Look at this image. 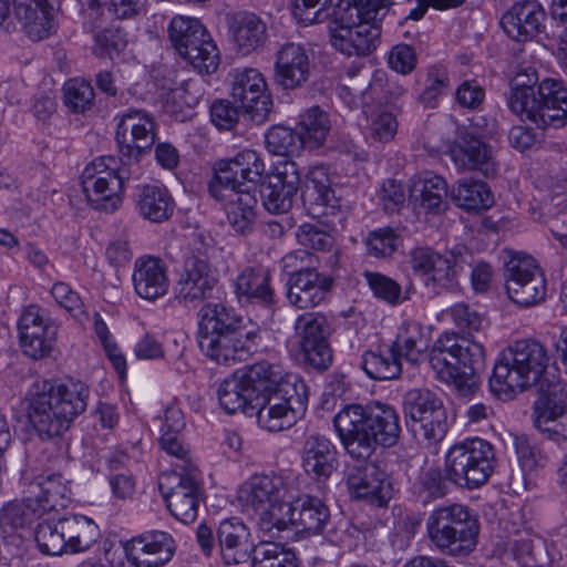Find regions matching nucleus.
Returning <instances> with one entry per match:
<instances>
[{"mask_svg":"<svg viewBox=\"0 0 567 567\" xmlns=\"http://www.w3.org/2000/svg\"><path fill=\"white\" fill-rule=\"evenodd\" d=\"M266 172L261 155L251 148L220 159L208 184L209 195L221 203L231 229L238 235L252 233L257 220V187Z\"/></svg>","mask_w":567,"mask_h":567,"instance_id":"f257e3e1","label":"nucleus"},{"mask_svg":"<svg viewBox=\"0 0 567 567\" xmlns=\"http://www.w3.org/2000/svg\"><path fill=\"white\" fill-rule=\"evenodd\" d=\"M333 426L346 453L368 461L377 446L392 447L400 440V416L394 406L374 402L344 405L333 417Z\"/></svg>","mask_w":567,"mask_h":567,"instance_id":"f03ea898","label":"nucleus"},{"mask_svg":"<svg viewBox=\"0 0 567 567\" xmlns=\"http://www.w3.org/2000/svg\"><path fill=\"white\" fill-rule=\"evenodd\" d=\"M507 105L522 121L542 130L567 124V87L555 79L539 82L532 66L520 69L513 78Z\"/></svg>","mask_w":567,"mask_h":567,"instance_id":"7ed1b4c3","label":"nucleus"},{"mask_svg":"<svg viewBox=\"0 0 567 567\" xmlns=\"http://www.w3.org/2000/svg\"><path fill=\"white\" fill-rule=\"evenodd\" d=\"M481 341L454 332H444L434 342L429 362L437 380L453 385L460 395L473 393L478 385L477 372L484 365Z\"/></svg>","mask_w":567,"mask_h":567,"instance_id":"20e7f679","label":"nucleus"},{"mask_svg":"<svg viewBox=\"0 0 567 567\" xmlns=\"http://www.w3.org/2000/svg\"><path fill=\"white\" fill-rule=\"evenodd\" d=\"M550 357L546 347L534 339L515 341L503 350L488 380L493 395L509 401L533 385H536L547 367Z\"/></svg>","mask_w":567,"mask_h":567,"instance_id":"39448f33","label":"nucleus"},{"mask_svg":"<svg viewBox=\"0 0 567 567\" xmlns=\"http://www.w3.org/2000/svg\"><path fill=\"white\" fill-rule=\"evenodd\" d=\"M89 386L72 379L43 380L38 393V436L59 439L87 408Z\"/></svg>","mask_w":567,"mask_h":567,"instance_id":"423d86ee","label":"nucleus"},{"mask_svg":"<svg viewBox=\"0 0 567 567\" xmlns=\"http://www.w3.org/2000/svg\"><path fill=\"white\" fill-rule=\"evenodd\" d=\"M380 17L361 0H339L330 28L331 44L348 56L370 54L380 44Z\"/></svg>","mask_w":567,"mask_h":567,"instance_id":"0eeeda50","label":"nucleus"},{"mask_svg":"<svg viewBox=\"0 0 567 567\" xmlns=\"http://www.w3.org/2000/svg\"><path fill=\"white\" fill-rule=\"evenodd\" d=\"M425 529L429 540L439 553L465 557L476 548L480 522L467 506L452 503L435 507L425 520Z\"/></svg>","mask_w":567,"mask_h":567,"instance_id":"6e6552de","label":"nucleus"},{"mask_svg":"<svg viewBox=\"0 0 567 567\" xmlns=\"http://www.w3.org/2000/svg\"><path fill=\"white\" fill-rule=\"evenodd\" d=\"M291 498L289 486L280 475H255L239 491V501L246 512L260 517L262 528L270 530L285 529V522L290 507Z\"/></svg>","mask_w":567,"mask_h":567,"instance_id":"1a4fd4ad","label":"nucleus"},{"mask_svg":"<svg viewBox=\"0 0 567 567\" xmlns=\"http://www.w3.org/2000/svg\"><path fill=\"white\" fill-rule=\"evenodd\" d=\"M497 463L494 446L486 440L474 437L451 446L445 454V472L458 487L474 489L492 476Z\"/></svg>","mask_w":567,"mask_h":567,"instance_id":"9d476101","label":"nucleus"},{"mask_svg":"<svg viewBox=\"0 0 567 567\" xmlns=\"http://www.w3.org/2000/svg\"><path fill=\"white\" fill-rule=\"evenodd\" d=\"M168 38L178 55L202 74L214 73L219 65V50L205 25L196 18L175 16Z\"/></svg>","mask_w":567,"mask_h":567,"instance_id":"9b49d317","label":"nucleus"},{"mask_svg":"<svg viewBox=\"0 0 567 567\" xmlns=\"http://www.w3.org/2000/svg\"><path fill=\"white\" fill-rule=\"evenodd\" d=\"M113 157H97L85 166L81 185L87 202L94 209L113 212L122 203L124 179L128 178L125 167L114 168Z\"/></svg>","mask_w":567,"mask_h":567,"instance_id":"f8f14e48","label":"nucleus"},{"mask_svg":"<svg viewBox=\"0 0 567 567\" xmlns=\"http://www.w3.org/2000/svg\"><path fill=\"white\" fill-rule=\"evenodd\" d=\"M508 298L522 307H532L545 300L547 284L536 260L520 252H509L504 264Z\"/></svg>","mask_w":567,"mask_h":567,"instance_id":"ddd939ff","label":"nucleus"},{"mask_svg":"<svg viewBox=\"0 0 567 567\" xmlns=\"http://www.w3.org/2000/svg\"><path fill=\"white\" fill-rule=\"evenodd\" d=\"M158 489L169 513L184 524L193 523L203 501L196 470L164 472L158 477Z\"/></svg>","mask_w":567,"mask_h":567,"instance_id":"4468645a","label":"nucleus"},{"mask_svg":"<svg viewBox=\"0 0 567 567\" xmlns=\"http://www.w3.org/2000/svg\"><path fill=\"white\" fill-rule=\"evenodd\" d=\"M405 417L421 424V435L429 443H437L447 433V413L443 400L425 388L411 389L403 395Z\"/></svg>","mask_w":567,"mask_h":567,"instance_id":"2eb2a0df","label":"nucleus"},{"mask_svg":"<svg viewBox=\"0 0 567 567\" xmlns=\"http://www.w3.org/2000/svg\"><path fill=\"white\" fill-rule=\"evenodd\" d=\"M305 361L312 368L324 371L332 363V350L328 342L329 323L322 313L307 312L295 322Z\"/></svg>","mask_w":567,"mask_h":567,"instance_id":"dca6fc26","label":"nucleus"},{"mask_svg":"<svg viewBox=\"0 0 567 567\" xmlns=\"http://www.w3.org/2000/svg\"><path fill=\"white\" fill-rule=\"evenodd\" d=\"M452 254L453 261L430 247H416L410 251L408 262L412 272L421 277L427 288L441 293L457 287V256L455 251Z\"/></svg>","mask_w":567,"mask_h":567,"instance_id":"f3484780","label":"nucleus"},{"mask_svg":"<svg viewBox=\"0 0 567 567\" xmlns=\"http://www.w3.org/2000/svg\"><path fill=\"white\" fill-rule=\"evenodd\" d=\"M230 95L256 123H264L271 111L272 99L264 75L257 69L238 70L233 74Z\"/></svg>","mask_w":567,"mask_h":567,"instance_id":"a211bd4d","label":"nucleus"},{"mask_svg":"<svg viewBox=\"0 0 567 567\" xmlns=\"http://www.w3.org/2000/svg\"><path fill=\"white\" fill-rule=\"evenodd\" d=\"M218 282L215 269L202 257H186L174 293L184 306H197L209 298Z\"/></svg>","mask_w":567,"mask_h":567,"instance_id":"6ab92c4d","label":"nucleus"},{"mask_svg":"<svg viewBox=\"0 0 567 567\" xmlns=\"http://www.w3.org/2000/svg\"><path fill=\"white\" fill-rule=\"evenodd\" d=\"M259 339L258 329L251 327L247 331L199 337L198 347L210 360L220 364H231L251 355L257 350Z\"/></svg>","mask_w":567,"mask_h":567,"instance_id":"aec40b11","label":"nucleus"},{"mask_svg":"<svg viewBox=\"0 0 567 567\" xmlns=\"http://www.w3.org/2000/svg\"><path fill=\"white\" fill-rule=\"evenodd\" d=\"M127 561L134 567H163L176 551L173 536L164 530H148L123 543Z\"/></svg>","mask_w":567,"mask_h":567,"instance_id":"412c9836","label":"nucleus"},{"mask_svg":"<svg viewBox=\"0 0 567 567\" xmlns=\"http://www.w3.org/2000/svg\"><path fill=\"white\" fill-rule=\"evenodd\" d=\"M115 137L121 154L137 162L155 142V122L146 112L130 109L123 113Z\"/></svg>","mask_w":567,"mask_h":567,"instance_id":"4be33fe9","label":"nucleus"},{"mask_svg":"<svg viewBox=\"0 0 567 567\" xmlns=\"http://www.w3.org/2000/svg\"><path fill=\"white\" fill-rule=\"evenodd\" d=\"M300 171L293 161H284L276 165L269 182L260 190L261 203L271 214H287L300 188Z\"/></svg>","mask_w":567,"mask_h":567,"instance_id":"5701e85b","label":"nucleus"},{"mask_svg":"<svg viewBox=\"0 0 567 567\" xmlns=\"http://www.w3.org/2000/svg\"><path fill=\"white\" fill-rule=\"evenodd\" d=\"M311 61L305 45L286 42L275 55L274 81L286 91L302 87L310 79Z\"/></svg>","mask_w":567,"mask_h":567,"instance_id":"b1692460","label":"nucleus"},{"mask_svg":"<svg viewBox=\"0 0 567 567\" xmlns=\"http://www.w3.org/2000/svg\"><path fill=\"white\" fill-rule=\"evenodd\" d=\"M346 483L353 498L379 507L386 505L393 496V486L388 474L375 463L353 467Z\"/></svg>","mask_w":567,"mask_h":567,"instance_id":"393cba45","label":"nucleus"},{"mask_svg":"<svg viewBox=\"0 0 567 567\" xmlns=\"http://www.w3.org/2000/svg\"><path fill=\"white\" fill-rule=\"evenodd\" d=\"M301 199L308 213L315 218L337 213L340 199L331 186L327 167L313 166L308 171L301 188Z\"/></svg>","mask_w":567,"mask_h":567,"instance_id":"a878e982","label":"nucleus"},{"mask_svg":"<svg viewBox=\"0 0 567 567\" xmlns=\"http://www.w3.org/2000/svg\"><path fill=\"white\" fill-rule=\"evenodd\" d=\"M216 537L219 555L225 565H239L252 560L256 545L249 528L243 522L236 518L224 519L218 525Z\"/></svg>","mask_w":567,"mask_h":567,"instance_id":"bb28decb","label":"nucleus"},{"mask_svg":"<svg viewBox=\"0 0 567 567\" xmlns=\"http://www.w3.org/2000/svg\"><path fill=\"white\" fill-rule=\"evenodd\" d=\"M450 156L462 171H480L486 177L494 176L497 172L491 147L468 132L458 134L450 148Z\"/></svg>","mask_w":567,"mask_h":567,"instance_id":"cd10ccee","label":"nucleus"},{"mask_svg":"<svg viewBox=\"0 0 567 567\" xmlns=\"http://www.w3.org/2000/svg\"><path fill=\"white\" fill-rule=\"evenodd\" d=\"M545 17V11L539 3L524 0L514 3L503 14L501 25L511 39L525 42L534 39L542 32Z\"/></svg>","mask_w":567,"mask_h":567,"instance_id":"c85d7f7f","label":"nucleus"},{"mask_svg":"<svg viewBox=\"0 0 567 567\" xmlns=\"http://www.w3.org/2000/svg\"><path fill=\"white\" fill-rule=\"evenodd\" d=\"M332 285L330 276L313 268L288 279L287 298L298 309L313 308L326 299Z\"/></svg>","mask_w":567,"mask_h":567,"instance_id":"c756f323","label":"nucleus"},{"mask_svg":"<svg viewBox=\"0 0 567 567\" xmlns=\"http://www.w3.org/2000/svg\"><path fill=\"white\" fill-rule=\"evenodd\" d=\"M288 522H285V529L295 527L296 532L317 535L321 533L329 520L330 512L326 504L318 497L301 495L297 498L291 495L288 503Z\"/></svg>","mask_w":567,"mask_h":567,"instance_id":"7c9ffc66","label":"nucleus"},{"mask_svg":"<svg viewBox=\"0 0 567 567\" xmlns=\"http://www.w3.org/2000/svg\"><path fill=\"white\" fill-rule=\"evenodd\" d=\"M135 292L143 299L154 301L168 291L167 267L156 257H141L135 261L132 275Z\"/></svg>","mask_w":567,"mask_h":567,"instance_id":"2f4dec72","label":"nucleus"},{"mask_svg":"<svg viewBox=\"0 0 567 567\" xmlns=\"http://www.w3.org/2000/svg\"><path fill=\"white\" fill-rule=\"evenodd\" d=\"M271 278L270 269L261 265L245 267L234 281L235 293L239 300L271 306L276 298Z\"/></svg>","mask_w":567,"mask_h":567,"instance_id":"473e14b6","label":"nucleus"},{"mask_svg":"<svg viewBox=\"0 0 567 567\" xmlns=\"http://www.w3.org/2000/svg\"><path fill=\"white\" fill-rule=\"evenodd\" d=\"M135 210L145 220L161 224L168 220L175 210V200L168 189L155 184H143L134 194Z\"/></svg>","mask_w":567,"mask_h":567,"instance_id":"72a5a7b5","label":"nucleus"},{"mask_svg":"<svg viewBox=\"0 0 567 567\" xmlns=\"http://www.w3.org/2000/svg\"><path fill=\"white\" fill-rule=\"evenodd\" d=\"M302 466L307 474L317 480L329 478L338 468L336 446L323 435L308 436L302 449Z\"/></svg>","mask_w":567,"mask_h":567,"instance_id":"f704fd0d","label":"nucleus"},{"mask_svg":"<svg viewBox=\"0 0 567 567\" xmlns=\"http://www.w3.org/2000/svg\"><path fill=\"white\" fill-rule=\"evenodd\" d=\"M534 425L549 440H567L566 404L556 395H542L534 402Z\"/></svg>","mask_w":567,"mask_h":567,"instance_id":"c9c22d12","label":"nucleus"},{"mask_svg":"<svg viewBox=\"0 0 567 567\" xmlns=\"http://www.w3.org/2000/svg\"><path fill=\"white\" fill-rule=\"evenodd\" d=\"M410 198L425 212L441 213L446 205L447 184L433 172H421L410 179Z\"/></svg>","mask_w":567,"mask_h":567,"instance_id":"e433bc0d","label":"nucleus"},{"mask_svg":"<svg viewBox=\"0 0 567 567\" xmlns=\"http://www.w3.org/2000/svg\"><path fill=\"white\" fill-rule=\"evenodd\" d=\"M218 401L223 410L233 414L243 412L254 414V406L259 401V394L249 385L243 373H235L225 379L217 390Z\"/></svg>","mask_w":567,"mask_h":567,"instance_id":"4c0bfd02","label":"nucleus"},{"mask_svg":"<svg viewBox=\"0 0 567 567\" xmlns=\"http://www.w3.org/2000/svg\"><path fill=\"white\" fill-rule=\"evenodd\" d=\"M241 318L237 316L233 308L221 302H207L198 311L197 337L249 330V328L241 326Z\"/></svg>","mask_w":567,"mask_h":567,"instance_id":"58836bf2","label":"nucleus"},{"mask_svg":"<svg viewBox=\"0 0 567 567\" xmlns=\"http://www.w3.org/2000/svg\"><path fill=\"white\" fill-rule=\"evenodd\" d=\"M254 414L257 416L259 426L269 432L288 430L303 416L289 404L286 405L269 394L259 395V401L254 406Z\"/></svg>","mask_w":567,"mask_h":567,"instance_id":"ea45409f","label":"nucleus"},{"mask_svg":"<svg viewBox=\"0 0 567 567\" xmlns=\"http://www.w3.org/2000/svg\"><path fill=\"white\" fill-rule=\"evenodd\" d=\"M61 519V530L66 544V553L86 551L100 536L99 526L93 519L82 515H71Z\"/></svg>","mask_w":567,"mask_h":567,"instance_id":"a19ab883","label":"nucleus"},{"mask_svg":"<svg viewBox=\"0 0 567 567\" xmlns=\"http://www.w3.org/2000/svg\"><path fill=\"white\" fill-rule=\"evenodd\" d=\"M266 24L254 13H244L234 20L231 40L243 54H249L264 45Z\"/></svg>","mask_w":567,"mask_h":567,"instance_id":"79ce46f5","label":"nucleus"},{"mask_svg":"<svg viewBox=\"0 0 567 567\" xmlns=\"http://www.w3.org/2000/svg\"><path fill=\"white\" fill-rule=\"evenodd\" d=\"M360 365L370 379L380 381L396 379L402 370L400 355L392 346L364 351Z\"/></svg>","mask_w":567,"mask_h":567,"instance_id":"37998d69","label":"nucleus"},{"mask_svg":"<svg viewBox=\"0 0 567 567\" xmlns=\"http://www.w3.org/2000/svg\"><path fill=\"white\" fill-rule=\"evenodd\" d=\"M391 346L400 358L417 363L427 347L422 324L414 320L403 321Z\"/></svg>","mask_w":567,"mask_h":567,"instance_id":"c03bdc74","label":"nucleus"},{"mask_svg":"<svg viewBox=\"0 0 567 567\" xmlns=\"http://www.w3.org/2000/svg\"><path fill=\"white\" fill-rule=\"evenodd\" d=\"M330 120L328 114L319 106L308 109L298 123V134L302 140V145L310 148L319 147L323 144L330 131Z\"/></svg>","mask_w":567,"mask_h":567,"instance_id":"a18cd8bd","label":"nucleus"},{"mask_svg":"<svg viewBox=\"0 0 567 567\" xmlns=\"http://www.w3.org/2000/svg\"><path fill=\"white\" fill-rule=\"evenodd\" d=\"M456 205L467 212L487 209L493 204L488 186L480 181L463 179L452 192Z\"/></svg>","mask_w":567,"mask_h":567,"instance_id":"49530a36","label":"nucleus"},{"mask_svg":"<svg viewBox=\"0 0 567 567\" xmlns=\"http://www.w3.org/2000/svg\"><path fill=\"white\" fill-rule=\"evenodd\" d=\"M35 518V499L27 497L8 503L0 512V525L16 530H23L29 537L35 538L32 524Z\"/></svg>","mask_w":567,"mask_h":567,"instance_id":"de8ad7c7","label":"nucleus"},{"mask_svg":"<svg viewBox=\"0 0 567 567\" xmlns=\"http://www.w3.org/2000/svg\"><path fill=\"white\" fill-rule=\"evenodd\" d=\"M66 485L60 475H50L38 482V518L59 514V508L66 506Z\"/></svg>","mask_w":567,"mask_h":567,"instance_id":"09e8293b","label":"nucleus"},{"mask_svg":"<svg viewBox=\"0 0 567 567\" xmlns=\"http://www.w3.org/2000/svg\"><path fill=\"white\" fill-rule=\"evenodd\" d=\"M241 373L257 394L267 395L275 390L287 371L279 363L260 361L248 367Z\"/></svg>","mask_w":567,"mask_h":567,"instance_id":"8fccbe9b","label":"nucleus"},{"mask_svg":"<svg viewBox=\"0 0 567 567\" xmlns=\"http://www.w3.org/2000/svg\"><path fill=\"white\" fill-rule=\"evenodd\" d=\"M269 395L290 405L305 415L308 406V388L303 379L291 372H287Z\"/></svg>","mask_w":567,"mask_h":567,"instance_id":"3c124183","label":"nucleus"},{"mask_svg":"<svg viewBox=\"0 0 567 567\" xmlns=\"http://www.w3.org/2000/svg\"><path fill=\"white\" fill-rule=\"evenodd\" d=\"M61 530L59 514L38 518V548L44 555L58 556L66 553V544Z\"/></svg>","mask_w":567,"mask_h":567,"instance_id":"603ef678","label":"nucleus"},{"mask_svg":"<svg viewBox=\"0 0 567 567\" xmlns=\"http://www.w3.org/2000/svg\"><path fill=\"white\" fill-rule=\"evenodd\" d=\"M252 567H299L296 554L275 542L256 544Z\"/></svg>","mask_w":567,"mask_h":567,"instance_id":"864d4df0","label":"nucleus"},{"mask_svg":"<svg viewBox=\"0 0 567 567\" xmlns=\"http://www.w3.org/2000/svg\"><path fill=\"white\" fill-rule=\"evenodd\" d=\"M449 480L445 468L440 466H430L422 468L416 482L415 488L420 496L426 501L443 498L449 493Z\"/></svg>","mask_w":567,"mask_h":567,"instance_id":"5fc2aeb1","label":"nucleus"},{"mask_svg":"<svg viewBox=\"0 0 567 567\" xmlns=\"http://www.w3.org/2000/svg\"><path fill=\"white\" fill-rule=\"evenodd\" d=\"M266 147L274 155L289 156L299 153L303 145L298 131L275 125L266 133Z\"/></svg>","mask_w":567,"mask_h":567,"instance_id":"6e6d98bb","label":"nucleus"},{"mask_svg":"<svg viewBox=\"0 0 567 567\" xmlns=\"http://www.w3.org/2000/svg\"><path fill=\"white\" fill-rule=\"evenodd\" d=\"M64 103L75 114H84L92 110L95 93L92 85L82 79H70L63 86Z\"/></svg>","mask_w":567,"mask_h":567,"instance_id":"4d7b16f0","label":"nucleus"},{"mask_svg":"<svg viewBox=\"0 0 567 567\" xmlns=\"http://www.w3.org/2000/svg\"><path fill=\"white\" fill-rule=\"evenodd\" d=\"M363 277L377 299L390 306H398L406 300L401 286L391 277L370 270H365Z\"/></svg>","mask_w":567,"mask_h":567,"instance_id":"13d9d810","label":"nucleus"},{"mask_svg":"<svg viewBox=\"0 0 567 567\" xmlns=\"http://www.w3.org/2000/svg\"><path fill=\"white\" fill-rule=\"evenodd\" d=\"M35 394L28 393L13 409L14 431L22 442H31L35 433Z\"/></svg>","mask_w":567,"mask_h":567,"instance_id":"bf43d9fd","label":"nucleus"},{"mask_svg":"<svg viewBox=\"0 0 567 567\" xmlns=\"http://www.w3.org/2000/svg\"><path fill=\"white\" fill-rule=\"evenodd\" d=\"M450 85L449 72L443 66H432L427 71L425 86L419 100L427 107H434L440 96Z\"/></svg>","mask_w":567,"mask_h":567,"instance_id":"052dcab7","label":"nucleus"},{"mask_svg":"<svg viewBox=\"0 0 567 567\" xmlns=\"http://www.w3.org/2000/svg\"><path fill=\"white\" fill-rule=\"evenodd\" d=\"M399 236L390 227H383L371 231L367 238V247L370 255L378 258L392 256L399 246Z\"/></svg>","mask_w":567,"mask_h":567,"instance_id":"680f3d73","label":"nucleus"},{"mask_svg":"<svg viewBox=\"0 0 567 567\" xmlns=\"http://www.w3.org/2000/svg\"><path fill=\"white\" fill-rule=\"evenodd\" d=\"M445 315L462 330L481 331L487 324V321L480 312L464 302L455 303L446 310Z\"/></svg>","mask_w":567,"mask_h":567,"instance_id":"e2e57ef3","label":"nucleus"},{"mask_svg":"<svg viewBox=\"0 0 567 567\" xmlns=\"http://www.w3.org/2000/svg\"><path fill=\"white\" fill-rule=\"evenodd\" d=\"M514 446L519 465L524 472L530 473L544 465L546 460L544 454L526 435H516L514 437Z\"/></svg>","mask_w":567,"mask_h":567,"instance_id":"0e129e2a","label":"nucleus"},{"mask_svg":"<svg viewBox=\"0 0 567 567\" xmlns=\"http://www.w3.org/2000/svg\"><path fill=\"white\" fill-rule=\"evenodd\" d=\"M371 94L379 95L386 104H396L406 93L405 87L396 81L388 80L383 72H375L369 85Z\"/></svg>","mask_w":567,"mask_h":567,"instance_id":"69168bd1","label":"nucleus"},{"mask_svg":"<svg viewBox=\"0 0 567 567\" xmlns=\"http://www.w3.org/2000/svg\"><path fill=\"white\" fill-rule=\"evenodd\" d=\"M18 338L23 354L30 359H35V348L33 342L35 340V308L29 306L24 309L18 320Z\"/></svg>","mask_w":567,"mask_h":567,"instance_id":"338daca9","label":"nucleus"},{"mask_svg":"<svg viewBox=\"0 0 567 567\" xmlns=\"http://www.w3.org/2000/svg\"><path fill=\"white\" fill-rule=\"evenodd\" d=\"M398 130L396 116L384 109H378L370 115V131L372 136L380 142L391 141Z\"/></svg>","mask_w":567,"mask_h":567,"instance_id":"774afa93","label":"nucleus"}]
</instances>
